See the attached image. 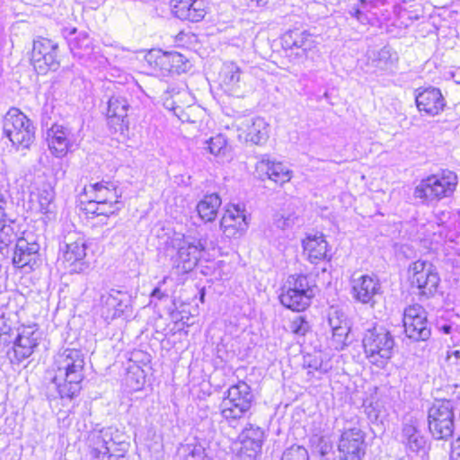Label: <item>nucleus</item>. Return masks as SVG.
Returning <instances> with one entry per match:
<instances>
[{
    "label": "nucleus",
    "instance_id": "f257e3e1",
    "mask_svg": "<svg viewBox=\"0 0 460 460\" xmlns=\"http://www.w3.org/2000/svg\"><path fill=\"white\" fill-rule=\"evenodd\" d=\"M84 357L80 349H66L56 359L57 374L53 377L49 390L53 388L57 394H48L49 399L72 400L82 389L84 378Z\"/></svg>",
    "mask_w": 460,
    "mask_h": 460
},
{
    "label": "nucleus",
    "instance_id": "f03ea898",
    "mask_svg": "<svg viewBox=\"0 0 460 460\" xmlns=\"http://www.w3.org/2000/svg\"><path fill=\"white\" fill-rule=\"evenodd\" d=\"M362 346L367 360L378 367H384L394 355L395 341L386 328L376 324L365 331Z\"/></svg>",
    "mask_w": 460,
    "mask_h": 460
},
{
    "label": "nucleus",
    "instance_id": "7ed1b4c3",
    "mask_svg": "<svg viewBox=\"0 0 460 460\" xmlns=\"http://www.w3.org/2000/svg\"><path fill=\"white\" fill-rule=\"evenodd\" d=\"M4 135L17 149H29L36 139L33 121L17 108H10L4 117Z\"/></svg>",
    "mask_w": 460,
    "mask_h": 460
},
{
    "label": "nucleus",
    "instance_id": "20e7f679",
    "mask_svg": "<svg viewBox=\"0 0 460 460\" xmlns=\"http://www.w3.org/2000/svg\"><path fill=\"white\" fill-rule=\"evenodd\" d=\"M315 288L307 276H290L279 295L280 303L292 311H304L310 305Z\"/></svg>",
    "mask_w": 460,
    "mask_h": 460
},
{
    "label": "nucleus",
    "instance_id": "39448f33",
    "mask_svg": "<svg viewBox=\"0 0 460 460\" xmlns=\"http://www.w3.org/2000/svg\"><path fill=\"white\" fill-rule=\"evenodd\" d=\"M366 433L359 425L358 417L346 420L338 443L341 460H362L366 455Z\"/></svg>",
    "mask_w": 460,
    "mask_h": 460
},
{
    "label": "nucleus",
    "instance_id": "423d86ee",
    "mask_svg": "<svg viewBox=\"0 0 460 460\" xmlns=\"http://www.w3.org/2000/svg\"><path fill=\"white\" fill-rule=\"evenodd\" d=\"M408 280L411 288L419 290L420 296H434L440 284V277L437 267L429 261L417 260L408 267Z\"/></svg>",
    "mask_w": 460,
    "mask_h": 460
},
{
    "label": "nucleus",
    "instance_id": "0eeeda50",
    "mask_svg": "<svg viewBox=\"0 0 460 460\" xmlns=\"http://www.w3.org/2000/svg\"><path fill=\"white\" fill-rule=\"evenodd\" d=\"M456 184V175L451 172L447 175H430L415 187L413 196L428 204L452 195Z\"/></svg>",
    "mask_w": 460,
    "mask_h": 460
},
{
    "label": "nucleus",
    "instance_id": "6e6552de",
    "mask_svg": "<svg viewBox=\"0 0 460 460\" xmlns=\"http://www.w3.org/2000/svg\"><path fill=\"white\" fill-rule=\"evenodd\" d=\"M428 426L435 439H448L455 429L454 402L450 400L436 401L429 409Z\"/></svg>",
    "mask_w": 460,
    "mask_h": 460
},
{
    "label": "nucleus",
    "instance_id": "1a4fd4ad",
    "mask_svg": "<svg viewBox=\"0 0 460 460\" xmlns=\"http://www.w3.org/2000/svg\"><path fill=\"white\" fill-rule=\"evenodd\" d=\"M58 44L41 36L33 40L31 63L38 74L45 75L48 71H57L60 62L58 58Z\"/></svg>",
    "mask_w": 460,
    "mask_h": 460
},
{
    "label": "nucleus",
    "instance_id": "9d476101",
    "mask_svg": "<svg viewBox=\"0 0 460 460\" xmlns=\"http://www.w3.org/2000/svg\"><path fill=\"white\" fill-rule=\"evenodd\" d=\"M40 340L41 332L35 325L18 329L12 349L7 351L10 362L19 365L30 358L38 348Z\"/></svg>",
    "mask_w": 460,
    "mask_h": 460
},
{
    "label": "nucleus",
    "instance_id": "9b49d317",
    "mask_svg": "<svg viewBox=\"0 0 460 460\" xmlns=\"http://www.w3.org/2000/svg\"><path fill=\"white\" fill-rule=\"evenodd\" d=\"M206 247V238L184 237L179 243L176 255L172 257L173 266L181 273L191 271L197 266Z\"/></svg>",
    "mask_w": 460,
    "mask_h": 460
},
{
    "label": "nucleus",
    "instance_id": "f8f14e48",
    "mask_svg": "<svg viewBox=\"0 0 460 460\" xmlns=\"http://www.w3.org/2000/svg\"><path fill=\"white\" fill-rule=\"evenodd\" d=\"M403 327L406 337L411 341H427L431 336V329L427 319V312L419 304L409 305L403 313Z\"/></svg>",
    "mask_w": 460,
    "mask_h": 460
},
{
    "label": "nucleus",
    "instance_id": "ddd939ff",
    "mask_svg": "<svg viewBox=\"0 0 460 460\" xmlns=\"http://www.w3.org/2000/svg\"><path fill=\"white\" fill-rule=\"evenodd\" d=\"M87 244L84 236L77 233L68 234L64 237L63 260L70 268L71 273H83L89 269L84 261Z\"/></svg>",
    "mask_w": 460,
    "mask_h": 460
},
{
    "label": "nucleus",
    "instance_id": "4468645a",
    "mask_svg": "<svg viewBox=\"0 0 460 460\" xmlns=\"http://www.w3.org/2000/svg\"><path fill=\"white\" fill-rule=\"evenodd\" d=\"M42 127L47 128V140L49 148L56 157L65 156L72 146L71 130L57 123L50 124L47 113L42 114Z\"/></svg>",
    "mask_w": 460,
    "mask_h": 460
},
{
    "label": "nucleus",
    "instance_id": "2eb2a0df",
    "mask_svg": "<svg viewBox=\"0 0 460 460\" xmlns=\"http://www.w3.org/2000/svg\"><path fill=\"white\" fill-rule=\"evenodd\" d=\"M282 45L290 49V56L298 59H307L309 53L315 48L314 36L307 31L299 29L289 30L282 37Z\"/></svg>",
    "mask_w": 460,
    "mask_h": 460
},
{
    "label": "nucleus",
    "instance_id": "dca6fc26",
    "mask_svg": "<svg viewBox=\"0 0 460 460\" xmlns=\"http://www.w3.org/2000/svg\"><path fill=\"white\" fill-rule=\"evenodd\" d=\"M130 105L128 100L121 95H112L107 102L108 125L115 133L124 134L128 130V111Z\"/></svg>",
    "mask_w": 460,
    "mask_h": 460
},
{
    "label": "nucleus",
    "instance_id": "f3484780",
    "mask_svg": "<svg viewBox=\"0 0 460 460\" xmlns=\"http://www.w3.org/2000/svg\"><path fill=\"white\" fill-rule=\"evenodd\" d=\"M103 309L107 310L105 318L113 320L126 314L131 305V295L125 289L111 288L101 296Z\"/></svg>",
    "mask_w": 460,
    "mask_h": 460
},
{
    "label": "nucleus",
    "instance_id": "a211bd4d",
    "mask_svg": "<svg viewBox=\"0 0 460 460\" xmlns=\"http://www.w3.org/2000/svg\"><path fill=\"white\" fill-rule=\"evenodd\" d=\"M381 294V284L376 276L361 275L351 280L352 297L362 304L374 306L376 297Z\"/></svg>",
    "mask_w": 460,
    "mask_h": 460
},
{
    "label": "nucleus",
    "instance_id": "6ab92c4d",
    "mask_svg": "<svg viewBox=\"0 0 460 460\" xmlns=\"http://www.w3.org/2000/svg\"><path fill=\"white\" fill-rule=\"evenodd\" d=\"M15 246L13 252L12 262L16 268L28 267L33 270L38 264L40 245L36 242H29L25 238L18 237V229L16 228Z\"/></svg>",
    "mask_w": 460,
    "mask_h": 460
},
{
    "label": "nucleus",
    "instance_id": "aec40b11",
    "mask_svg": "<svg viewBox=\"0 0 460 460\" xmlns=\"http://www.w3.org/2000/svg\"><path fill=\"white\" fill-rule=\"evenodd\" d=\"M9 203L7 192L0 190V260L6 257L4 250L8 252V246L16 239L18 226L8 217L6 209Z\"/></svg>",
    "mask_w": 460,
    "mask_h": 460
},
{
    "label": "nucleus",
    "instance_id": "412c9836",
    "mask_svg": "<svg viewBox=\"0 0 460 460\" xmlns=\"http://www.w3.org/2000/svg\"><path fill=\"white\" fill-rule=\"evenodd\" d=\"M246 216L239 207L233 206L226 209L221 220L220 228L228 238L241 236L247 229Z\"/></svg>",
    "mask_w": 460,
    "mask_h": 460
},
{
    "label": "nucleus",
    "instance_id": "4be33fe9",
    "mask_svg": "<svg viewBox=\"0 0 460 460\" xmlns=\"http://www.w3.org/2000/svg\"><path fill=\"white\" fill-rule=\"evenodd\" d=\"M417 91L418 93L415 96V102L420 111H423L430 116H435L444 110L446 102L439 89L429 87L421 91L420 89Z\"/></svg>",
    "mask_w": 460,
    "mask_h": 460
},
{
    "label": "nucleus",
    "instance_id": "5701e85b",
    "mask_svg": "<svg viewBox=\"0 0 460 460\" xmlns=\"http://www.w3.org/2000/svg\"><path fill=\"white\" fill-rule=\"evenodd\" d=\"M402 442L410 451L418 453L425 448L427 439L420 429V421L411 416L405 418L402 428Z\"/></svg>",
    "mask_w": 460,
    "mask_h": 460
},
{
    "label": "nucleus",
    "instance_id": "b1692460",
    "mask_svg": "<svg viewBox=\"0 0 460 460\" xmlns=\"http://www.w3.org/2000/svg\"><path fill=\"white\" fill-rule=\"evenodd\" d=\"M256 172L259 177L263 181L265 178L282 185L290 181L292 171L280 162L270 161L263 156L256 164Z\"/></svg>",
    "mask_w": 460,
    "mask_h": 460
},
{
    "label": "nucleus",
    "instance_id": "393cba45",
    "mask_svg": "<svg viewBox=\"0 0 460 460\" xmlns=\"http://www.w3.org/2000/svg\"><path fill=\"white\" fill-rule=\"evenodd\" d=\"M112 442L111 434L108 429L92 431L87 438V443L91 448V456L93 460H113V455L111 454L109 444ZM114 460H118L115 458Z\"/></svg>",
    "mask_w": 460,
    "mask_h": 460
},
{
    "label": "nucleus",
    "instance_id": "a878e982",
    "mask_svg": "<svg viewBox=\"0 0 460 460\" xmlns=\"http://www.w3.org/2000/svg\"><path fill=\"white\" fill-rule=\"evenodd\" d=\"M173 2L172 13L180 20L198 22L207 13L204 0H173Z\"/></svg>",
    "mask_w": 460,
    "mask_h": 460
},
{
    "label": "nucleus",
    "instance_id": "bb28decb",
    "mask_svg": "<svg viewBox=\"0 0 460 460\" xmlns=\"http://www.w3.org/2000/svg\"><path fill=\"white\" fill-rule=\"evenodd\" d=\"M84 190L93 194L96 202L99 204H108L113 202H122L119 199L121 197V190L118 186L111 181H102L95 183H91L84 188Z\"/></svg>",
    "mask_w": 460,
    "mask_h": 460
},
{
    "label": "nucleus",
    "instance_id": "cd10ccee",
    "mask_svg": "<svg viewBox=\"0 0 460 460\" xmlns=\"http://www.w3.org/2000/svg\"><path fill=\"white\" fill-rule=\"evenodd\" d=\"M303 248L308 253L309 261L317 263L319 261H330L332 256L328 254L329 245L323 234H309L302 242Z\"/></svg>",
    "mask_w": 460,
    "mask_h": 460
},
{
    "label": "nucleus",
    "instance_id": "c85d7f7f",
    "mask_svg": "<svg viewBox=\"0 0 460 460\" xmlns=\"http://www.w3.org/2000/svg\"><path fill=\"white\" fill-rule=\"evenodd\" d=\"M62 34L66 38L70 51L75 56H84L92 51L93 46L87 32L77 31L76 28H64Z\"/></svg>",
    "mask_w": 460,
    "mask_h": 460
},
{
    "label": "nucleus",
    "instance_id": "c756f323",
    "mask_svg": "<svg viewBox=\"0 0 460 460\" xmlns=\"http://www.w3.org/2000/svg\"><path fill=\"white\" fill-rule=\"evenodd\" d=\"M222 200L217 193L207 194L197 204L196 209L202 221L213 222L217 216Z\"/></svg>",
    "mask_w": 460,
    "mask_h": 460
},
{
    "label": "nucleus",
    "instance_id": "7c9ffc66",
    "mask_svg": "<svg viewBox=\"0 0 460 460\" xmlns=\"http://www.w3.org/2000/svg\"><path fill=\"white\" fill-rule=\"evenodd\" d=\"M222 418L232 427H235L238 421L250 413V409L244 405L236 403L231 399L224 396L220 405Z\"/></svg>",
    "mask_w": 460,
    "mask_h": 460
},
{
    "label": "nucleus",
    "instance_id": "2f4dec72",
    "mask_svg": "<svg viewBox=\"0 0 460 460\" xmlns=\"http://www.w3.org/2000/svg\"><path fill=\"white\" fill-rule=\"evenodd\" d=\"M246 142L254 145L262 146L269 138V125L262 118H255L251 119V123L246 124Z\"/></svg>",
    "mask_w": 460,
    "mask_h": 460
},
{
    "label": "nucleus",
    "instance_id": "473e14b6",
    "mask_svg": "<svg viewBox=\"0 0 460 460\" xmlns=\"http://www.w3.org/2000/svg\"><path fill=\"white\" fill-rule=\"evenodd\" d=\"M225 395L226 398L231 399L236 403L244 405L250 410L254 402V395L252 389L250 385L243 381H239L237 384L231 385L225 393Z\"/></svg>",
    "mask_w": 460,
    "mask_h": 460
},
{
    "label": "nucleus",
    "instance_id": "72a5a7b5",
    "mask_svg": "<svg viewBox=\"0 0 460 460\" xmlns=\"http://www.w3.org/2000/svg\"><path fill=\"white\" fill-rule=\"evenodd\" d=\"M240 441L244 443L246 447H252L261 451L264 442V431L261 428L249 424L240 434Z\"/></svg>",
    "mask_w": 460,
    "mask_h": 460
},
{
    "label": "nucleus",
    "instance_id": "f704fd0d",
    "mask_svg": "<svg viewBox=\"0 0 460 460\" xmlns=\"http://www.w3.org/2000/svg\"><path fill=\"white\" fill-rule=\"evenodd\" d=\"M241 74L242 71L235 63L226 62L223 65L220 72V77L222 83L232 90L240 82Z\"/></svg>",
    "mask_w": 460,
    "mask_h": 460
},
{
    "label": "nucleus",
    "instance_id": "c9c22d12",
    "mask_svg": "<svg viewBox=\"0 0 460 460\" xmlns=\"http://www.w3.org/2000/svg\"><path fill=\"white\" fill-rule=\"evenodd\" d=\"M55 198L54 188L49 183H44L39 190V204L40 210L47 214L52 211V203Z\"/></svg>",
    "mask_w": 460,
    "mask_h": 460
},
{
    "label": "nucleus",
    "instance_id": "e433bc0d",
    "mask_svg": "<svg viewBox=\"0 0 460 460\" xmlns=\"http://www.w3.org/2000/svg\"><path fill=\"white\" fill-rule=\"evenodd\" d=\"M394 59H396V53L390 47L385 46L376 53H374L373 62L376 67L387 69Z\"/></svg>",
    "mask_w": 460,
    "mask_h": 460
},
{
    "label": "nucleus",
    "instance_id": "4c0bfd02",
    "mask_svg": "<svg viewBox=\"0 0 460 460\" xmlns=\"http://www.w3.org/2000/svg\"><path fill=\"white\" fill-rule=\"evenodd\" d=\"M172 74H181L187 72L191 65L189 59L179 52H171Z\"/></svg>",
    "mask_w": 460,
    "mask_h": 460
},
{
    "label": "nucleus",
    "instance_id": "58836bf2",
    "mask_svg": "<svg viewBox=\"0 0 460 460\" xmlns=\"http://www.w3.org/2000/svg\"><path fill=\"white\" fill-rule=\"evenodd\" d=\"M328 323L332 330L340 326L348 325L349 321L344 312L338 307L332 306L328 311Z\"/></svg>",
    "mask_w": 460,
    "mask_h": 460
},
{
    "label": "nucleus",
    "instance_id": "ea45409f",
    "mask_svg": "<svg viewBox=\"0 0 460 460\" xmlns=\"http://www.w3.org/2000/svg\"><path fill=\"white\" fill-rule=\"evenodd\" d=\"M332 331V346L335 349L341 350L347 346V339L349 332V324L340 326Z\"/></svg>",
    "mask_w": 460,
    "mask_h": 460
},
{
    "label": "nucleus",
    "instance_id": "a19ab883",
    "mask_svg": "<svg viewBox=\"0 0 460 460\" xmlns=\"http://www.w3.org/2000/svg\"><path fill=\"white\" fill-rule=\"evenodd\" d=\"M281 460H309V455L304 447L293 445L283 452Z\"/></svg>",
    "mask_w": 460,
    "mask_h": 460
},
{
    "label": "nucleus",
    "instance_id": "79ce46f5",
    "mask_svg": "<svg viewBox=\"0 0 460 460\" xmlns=\"http://www.w3.org/2000/svg\"><path fill=\"white\" fill-rule=\"evenodd\" d=\"M290 330L296 336H305L311 331V324L305 316L298 315L291 321Z\"/></svg>",
    "mask_w": 460,
    "mask_h": 460
},
{
    "label": "nucleus",
    "instance_id": "37998d69",
    "mask_svg": "<svg viewBox=\"0 0 460 460\" xmlns=\"http://www.w3.org/2000/svg\"><path fill=\"white\" fill-rule=\"evenodd\" d=\"M208 149L215 155L225 154V150L226 149V138L222 135L211 137L208 141Z\"/></svg>",
    "mask_w": 460,
    "mask_h": 460
},
{
    "label": "nucleus",
    "instance_id": "c03bdc74",
    "mask_svg": "<svg viewBox=\"0 0 460 460\" xmlns=\"http://www.w3.org/2000/svg\"><path fill=\"white\" fill-rule=\"evenodd\" d=\"M127 382L131 385L132 389L138 390L145 384L144 370L140 365L137 366L136 372L129 371L127 376Z\"/></svg>",
    "mask_w": 460,
    "mask_h": 460
},
{
    "label": "nucleus",
    "instance_id": "a18cd8bd",
    "mask_svg": "<svg viewBox=\"0 0 460 460\" xmlns=\"http://www.w3.org/2000/svg\"><path fill=\"white\" fill-rule=\"evenodd\" d=\"M260 453V450L252 447H246L244 443L240 441V447L237 449L234 460H256Z\"/></svg>",
    "mask_w": 460,
    "mask_h": 460
},
{
    "label": "nucleus",
    "instance_id": "49530a36",
    "mask_svg": "<svg viewBox=\"0 0 460 460\" xmlns=\"http://www.w3.org/2000/svg\"><path fill=\"white\" fill-rule=\"evenodd\" d=\"M297 218L292 215L285 217L283 215L277 214L274 216L273 225L281 230H285L292 227Z\"/></svg>",
    "mask_w": 460,
    "mask_h": 460
},
{
    "label": "nucleus",
    "instance_id": "de8ad7c7",
    "mask_svg": "<svg viewBox=\"0 0 460 460\" xmlns=\"http://www.w3.org/2000/svg\"><path fill=\"white\" fill-rule=\"evenodd\" d=\"M164 54L165 52L161 49H152L145 56V60L154 70L157 71Z\"/></svg>",
    "mask_w": 460,
    "mask_h": 460
},
{
    "label": "nucleus",
    "instance_id": "09e8293b",
    "mask_svg": "<svg viewBox=\"0 0 460 460\" xmlns=\"http://www.w3.org/2000/svg\"><path fill=\"white\" fill-rule=\"evenodd\" d=\"M123 202H113L108 204H99L97 216L110 217L115 215L123 208Z\"/></svg>",
    "mask_w": 460,
    "mask_h": 460
},
{
    "label": "nucleus",
    "instance_id": "8fccbe9b",
    "mask_svg": "<svg viewBox=\"0 0 460 460\" xmlns=\"http://www.w3.org/2000/svg\"><path fill=\"white\" fill-rule=\"evenodd\" d=\"M185 460H208L204 447L199 445L188 446Z\"/></svg>",
    "mask_w": 460,
    "mask_h": 460
},
{
    "label": "nucleus",
    "instance_id": "3c124183",
    "mask_svg": "<svg viewBox=\"0 0 460 460\" xmlns=\"http://www.w3.org/2000/svg\"><path fill=\"white\" fill-rule=\"evenodd\" d=\"M363 407L365 413L371 422H376L378 420L381 411L377 402H369L367 403V402H365L363 403Z\"/></svg>",
    "mask_w": 460,
    "mask_h": 460
},
{
    "label": "nucleus",
    "instance_id": "603ef678",
    "mask_svg": "<svg viewBox=\"0 0 460 460\" xmlns=\"http://www.w3.org/2000/svg\"><path fill=\"white\" fill-rule=\"evenodd\" d=\"M323 358L316 355L306 354L304 356L303 366L305 368L313 370H321L323 366Z\"/></svg>",
    "mask_w": 460,
    "mask_h": 460
},
{
    "label": "nucleus",
    "instance_id": "864d4df0",
    "mask_svg": "<svg viewBox=\"0 0 460 460\" xmlns=\"http://www.w3.org/2000/svg\"><path fill=\"white\" fill-rule=\"evenodd\" d=\"M129 359L136 364L146 366L151 362V355L143 350H135L131 353Z\"/></svg>",
    "mask_w": 460,
    "mask_h": 460
},
{
    "label": "nucleus",
    "instance_id": "5fc2aeb1",
    "mask_svg": "<svg viewBox=\"0 0 460 460\" xmlns=\"http://www.w3.org/2000/svg\"><path fill=\"white\" fill-rule=\"evenodd\" d=\"M349 13L361 24H367L370 22L368 15L358 7H352V9L349 11Z\"/></svg>",
    "mask_w": 460,
    "mask_h": 460
},
{
    "label": "nucleus",
    "instance_id": "6e6d98bb",
    "mask_svg": "<svg viewBox=\"0 0 460 460\" xmlns=\"http://www.w3.org/2000/svg\"><path fill=\"white\" fill-rule=\"evenodd\" d=\"M157 71H160L162 74H172L171 52H165L164 58H162V61Z\"/></svg>",
    "mask_w": 460,
    "mask_h": 460
},
{
    "label": "nucleus",
    "instance_id": "4d7b16f0",
    "mask_svg": "<svg viewBox=\"0 0 460 460\" xmlns=\"http://www.w3.org/2000/svg\"><path fill=\"white\" fill-rule=\"evenodd\" d=\"M166 279H167V278L164 277L159 282L158 286L153 289V291L151 292V298H156L158 300H163L164 298L168 297V295L165 292L162 291V289H161V285L164 284Z\"/></svg>",
    "mask_w": 460,
    "mask_h": 460
},
{
    "label": "nucleus",
    "instance_id": "13d9d810",
    "mask_svg": "<svg viewBox=\"0 0 460 460\" xmlns=\"http://www.w3.org/2000/svg\"><path fill=\"white\" fill-rule=\"evenodd\" d=\"M84 209L88 214H93V215L97 216V212L99 209V203L96 202V199L93 198V199L90 200L87 203Z\"/></svg>",
    "mask_w": 460,
    "mask_h": 460
},
{
    "label": "nucleus",
    "instance_id": "bf43d9fd",
    "mask_svg": "<svg viewBox=\"0 0 460 460\" xmlns=\"http://www.w3.org/2000/svg\"><path fill=\"white\" fill-rule=\"evenodd\" d=\"M252 2L255 3L256 6H266L269 3V0H251Z\"/></svg>",
    "mask_w": 460,
    "mask_h": 460
},
{
    "label": "nucleus",
    "instance_id": "052dcab7",
    "mask_svg": "<svg viewBox=\"0 0 460 460\" xmlns=\"http://www.w3.org/2000/svg\"><path fill=\"white\" fill-rule=\"evenodd\" d=\"M11 331H12V330H11V329H9V331H8V332L4 331V332H3V333H2V334H0V343H4V344H5V343H7V342H8V341H7V340H6L5 338H4V335H6V334H8V335L10 336V335H11V334H10V332H11Z\"/></svg>",
    "mask_w": 460,
    "mask_h": 460
},
{
    "label": "nucleus",
    "instance_id": "680f3d73",
    "mask_svg": "<svg viewBox=\"0 0 460 460\" xmlns=\"http://www.w3.org/2000/svg\"><path fill=\"white\" fill-rule=\"evenodd\" d=\"M441 330H442V332H443L445 334H449V333H451L452 326H451V325H449V324H444V325L441 327Z\"/></svg>",
    "mask_w": 460,
    "mask_h": 460
},
{
    "label": "nucleus",
    "instance_id": "e2e57ef3",
    "mask_svg": "<svg viewBox=\"0 0 460 460\" xmlns=\"http://www.w3.org/2000/svg\"><path fill=\"white\" fill-rule=\"evenodd\" d=\"M65 173H66V172H65V171L60 170V172H56V177H57V178H59V177L63 178V177L65 176Z\"/></svg>",
    "mask_w": 460,
    "mask_h": 460
},
{
    "label": "nucleus",
    "instance_id": "0e129e2a",
    "mask_svg": "<svg viewBox=\"0 0 460 460\" xmlns=\"http://www.w3.org/2000/svg\"><path fill=\"white\" fill-rule=\"evenodd\" d=\"M327 449H328V446L325 445L324 447H323L322 449H321V454L323 456L326 455L327 454Z\"/></svg>",
    "mask_w": 460,
    "mask_h": 460
},
{
    "label": "nucleus",
    "instance_id": "69168bd1",
    "mask_svg": "<svg viewBox=\"0 0 460 460\" xmlns=\"http://www.w3.org/2000/svg\"><path fill=\"white\" fill-rule=\"evenodd\" d=\"M453 355L456 358H460V350H455Z\"/></svg>",
    "mask_w": 460,
    "mask_h": 460
}]
</instances>
